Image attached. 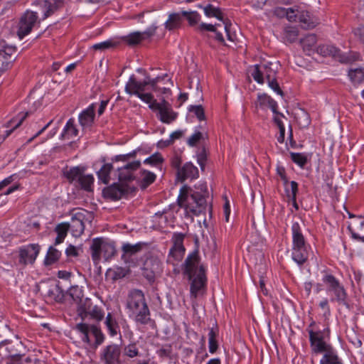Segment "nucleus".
<instances>
[{
    "label": "nucleus",
    "mask_w": 364,
    "mask_h": 364,
    "mask_svg": "<svg viewBox=\"0 0 364 364\" xmlns=\"http://www.w3.org/2000/svg\"><path fill=\"white\" fill-rule=\"evenodd\" d=\"M181 267L183 274L187 277L191 282V296L196 299L203 293L207 282L205 268L200 263V257L198 250L188 255Z\"/></svg>",
    "instance_id": "nucleus-1"
},
{
    "label": "nucleus",
    "mask_w": 364,
    "mask_h": 364,
    "mask_svg": "<svg viewBox=\"0 0 364 364\" xmlns=\"http://www.w3.org/2000/svg\"><path fill=\"white\" fill-rule=\"evenodd\" d=\"M126 306L129 316L137 326L151 329L156 328V321L151 318L149 307L141 290L133 289L129 292Z\"/></svg>",
    "instance_id": "nucleus-2"
},
{
    "label": "nucleus",
    "mask_w": 364,
    "mask_h": 364,
    "mask_svg": "<svg viewBox=\"0 0 364 364\" xmlns=\"http://www.w3.org/2000/svg\"><path fill=\"white\" fill-rule=\"evenodd\" d=\"M198 188L200 191H193L188 186H183L177 199V203L180 207L185 208L196 215L202 213L207 207V186L203 183Z\"/></svg>",
    "instance_id": "nucleus-3"
},
{
    "label": "nucleus",
    "mask_w": 364,
    "mask_h": 364,
    "mask_svg": "<svg viewBox=\"0 0 364 364\" xmlns=\"http://www.w3.org/2000/svg\"><path fill=\"white\" fill-rule=\"evenodd\" d=\"M323 282L326 286L327 292L331 295V301L336 302L349 309V299L343 285L332 274L325 275Z\"/></svg>",
    "instance_id": "nucleus-4"
},
{
    "label": "nucleus",
    "mask_w": 364,
    "mask_h": 364,
    "mask_svg": "<svg viewBox=\"0 0 364 364\" xmlns=\"http://www.w3.org/2000/svg\"><path fill=\"white\" fill-rule=\"evenodd\" d=\"M90 249L92 259L95 264L100 262L102 254L105 259L107 261L113 257L117 252L114 243L107 242L102 238L93 239Z\"/></svg>",
    "instance_id": "nucleus-5"
},
{
    "label": "nucleus",
    "mask_w": 364,
    "mask_h": 364,
    "mask_svg": "<svg viewBox=\"0 0 364 364\" xmlns=\"http://www.w3.org/2000/svg\"><path fill=\"white\" fill-rule=\"evenodd\" d=\"M71 223H69L70 229L74 237H80L84 232L85 223H90L93 219L92 213L85 210H73L70 212Z\"/></svg>",
    "instance_id": "nucleus-6"
},
{
    "label": "nucleus",
    "mask_w": 364,
    "mask_h": 364,
    "mask_svg": "<svg viewBox=\"0 0 364 364\" xmlns=\"http://www.w3.org/2000/svg\"><path fill=\"white\" fill-rule=\"evenodd\" d=\"M136 187L122 183H114L102 190L103 197L112 200H117L136 191Z\"/></svg>",
    "instance_id": "nucleus-7"
},
{
    "label": "nucleus",
    "mask_w": 364,
    "mask_h": 364,
    "mask_svg": "<svg viewBox=\"0 0 364 364\" xmlns=\"http://www.w3.org/2000/svg\"><path fill=\"white\" fill-rule=\"evenodd\" d=\"M37 11L27 10L20 18L17 35L20 39L31 33L36 23H40Z\"/></svg>",
    "instance_id": "nucleus-8"
},
{
    "label": "nucleus",
    "mask_w": 364,
    "mask_h": 364,
    "mask_svg": "<svg viewBox=\"0 0 364 364\" xmlns=\"http://www.w3.org/2000/svg\"><path fill=\"white\" fill-rule=\"evenodd\" d=\"M161 272L162 262L157 257L150 256L146 259L142 267V274L150 283H153Z\"/></svg>",
    "instance_id": "nucleus-9"
},
{
    "label": "nucleus",
    "mask_w": 364,
    "mask_h": 364,
    "mask_svg": "<svg viewBox=\"0 0 364 364\" xmlns=\"http://www.w3.org/2000/svg\"><path fill=\"white\" fill-rule=\"evenodd\" d=\"M76 329L82 333V340L90 344V339L89 333H91L95 337V346L97 347L101 345L105 339V336L100 328L95 325H89L84 323H80L76 325Z\"/></svg>",
    "instance_id": "nucleus-10"
},
{
    "label": "nucleus",
    "mask_w": 364,
    "mask_h": 364,
    "mask_svg": "<svg viewBox=\"0 0 364 364\" xmlns=\"http://www.w3.org/2000/svg\"><path fill=\"white\" fill-rule=\"evenodd\" d=\"M140 166L141 161L137 160L129 162L126 165L117 168V176L119 181L124 184H129L132 181L138 180L136 171L140 168Z\"/></svg>",
    "instance_id": "nucleus-11"
},
{
    "label": "nucleus",
    "mask_w": 364,
    "mask_h": 364,
    "mask_svg": "<svg viewBox=\"0 0 364 364\" xmlns=\"http://www.w3.org/2000/svg\"><path fill=\"white\" fill-rule=\"evenodd\" d=\"M277 70V64L268 63L267 64L256 65L252 73L253 79L259 84L264 83V77L267 80L276 77Z\"/></svg>",
    "instance_id": "nucleus-12"
},
{
    "label": "nucleus",
    "mask_w": 364,
    "mask_h": 364,
    "mask_svg": "<svg viewBox=\"0 0 364 364\" xmlns=\"http://www.w3.org/2000/svg\"><path fill=\"white\" fill-rule=\"evenodd\" d=\"M122 348L112 343L105 347L100 354V360L104 364H121Z\"/></svg>",
    "instance_id": "nucleus-13"
},
{
    "label": "nucleus",
    "mask_w": 364,
    "mask_h": 364,
    "mask_svg": "<svg viewBox=\"0 0 364 364\" xmlns=\"http://www.w3.org/2000/svg\"><path fill=\"white\" fill-rule=\"evenodd\" d=\"M40 252L38 244H30L19 248V262L23 265L34 263Z\"/></svg>",
    "instance_id": "nucleus-14"
},
{
    "label": "nucleus",
    "mask_w": 364,
    "mask_h": 364,
    "mask_svg": "<svg viewBox=\"0 0 364 364\" xmlns=\"http://www.w3.org/2000/svg\"><path fill=\"white\" fill-rule=\"evenodd\" d=\"M204 13L208 17H215L221 21L224 24V28L227 33L228 39L234 41V37L230 34L231 23L228 18H225L223 14L219 8L213 6L212 4H208L203 8Z\"/></svg>",
    "instance_id": "nucleus-15"
},
{
    "label": "nucleus",
    "mask_w": 364,
    "mask_h": 364,
    "mask_svg": "<svg viewBox=\"0 0 364 364\" xmlns=\"http://www.w3.org/2000/svg\"><path fill=\"white\" fill-rule=\"evenodd\" d=\"M16 48L6 46L0 50V71L4 73L8 70L16 59Z\"/></svg>",
    "instance_id": "nucleus-16"
},
{
    "label": "nucleus",
    "mask_w": 364,
    "mask_h": 364,
    "mask_svg": "<svg viewBox=\"0 0 364 364\" xmlns=\"http://www.w3.org/2000/svg\"><path fill=\"white\" fill-rule=\"evenodd\" d=\"M65 0H38L36 5L43 12L42 20H45L62 8Z\"/></svg>",
    "instance_id": "nucleus-17"
},
{
    "label": "nucleus",
    "mask_w": 364,
    "mask_h": 364,
    "mask_svg": "<svg viewBox=\"0 0 364 364\" xmlns=\"http://www.w3.org/2000/svg\"><path fill=\"white\" fill-rule=\"evenodd\" d=\"M317 52L323 56H332L341 63H349L351 58L341 53V51L332 45H323L317 48Z\"/></svg>",
    "instance_id": "nucleus-18"
},
{
    "label": "nucleus",
    "mask_w": 364,
    "mask_h": 364,
    "mask_svg": "<svg viewBox=\"0 0 364 364\" xmlns=\"http://www.w3.org/2000/svg\"><path fill=\"white\" fill-rule=\"evenodd\" d=\"M148 244L146 242H138L134 245L130 243H124L122 247V259L125 263H130L132 262V256L135 255L138 252H140L143 248L147 247Z\"/></svg>",
    "instance_id": "nucleus-19"
},
{
    "label": "nucleus",
    "mask_w": 364,
    "mask_h": 364,
    "mask_svg": "<svg viewBox=\"0 0 364 364\" xmlns=\"http://www.w3.org/2000/svg\"><path fill=\"white\" fill-rule=\"evenodd\" d=\"M184 237L185 235L181 232H176L173 235V245L171 248L169 254L176 259H181L185 252L186 249L183 246Z\"/></svg>",
    "instance_id": "nucleus-20"
},
{
    "label": "nucleus",
    "mask_w": 364,
    "mask_h": 364,
    "mask_svg": "<svg viewBox=\"0 0 364 364\" xmlns=\"http://www.w3.org/2000/svg\"><path fill=\"white\" fill-rule=\"evenodd\" d=\"M147 85L149 84L146 77L143 82H138L134 75H132L125 86V91L129 95L141 94L146 90Z\"/></svg>",
    "instance_id": "nucleus-21"
},
{
    "label": "nucleus",
    "mask_w": 364,
    "mask_h": 364,
    "mask_svg": "<svg viewBox=\"0 0 364 364\" xmlns=\"http://www.w3.org/2000/svg\"><path fill=\"white\" fill-rule=\"evenodd\" d=\"M177 179L183 182L187 178H196L198 177V170L192 163H186L176 173Z\"/></svg>",
    "instance_id": "nucleus-22"
},
{
    "label": "nucleus",
    "mask_w": 364,
    "mask_h": 364,
    "mask_svg": "<svg viewBox=\"0 0 364 364\" xmlns=\"http://www.w3.org/2000/svg\"><path fill=\"white\" fill-rule=\"evenodd\" d=\"M45 296L50 300L61 302L64 299V290L60 287L59 284H50L45 287Z\"/></svg>",
    "instance_id": "nucleus-23"
},
{
    "label": "nucleus",
    "mask_w": 364,
    "mask_h": 364,
    "mask_svg": "<svg viewBox=\"0 0 364 364\" xmlns=\"http://www.w3.org/2000/svg\"><path fill=\"white\" fill-rule=\"evenodd\" d=\"M6 347V350L7 351L8 356L15 358H19L21 354V349L23 348V344L21 341H16L15 342H9L8 341H3L0 343V349L3 347Z\"/></svg>",
    "instance_id": "nucleus-24"
},
{
    "label": "nucleus",
    "mask_w": 364,
    "mask_h": 364,
    "mask_svg": "<svg viewBox=\"0 0 364 364\" xmlns=\"http://www.w3.org/2000/svg\"><path fill=\"white\" fill-rule=\"evenodd\" d=\"M309 341L315 353L326 352L331 346L323 341L322 336H318L313 331H309Z\"/></svg>",
    "instance_id": "nucleus-25"
},
{
    "label": "nucleus",
    "mask_w": 364,
    "mask_h": 364,
    "mask_svg": "<svg viewBox=\"0 0 364 364\" xmlns=\"http://www.w3.org/2000/svg\"><path fill=\"white\" fill-rule=\"evenodd\" d=\"M95 105L93 103L79 114V122L82 127H89L92 124L95 115Z\"/></svg>",
    "instance_id": "nucleus-26"
},
{
    "label": "nucleus",
    "mask_w": 364,
    "mask_h": 364,
    "mask_svg": "<svg viewBox=\"0 0 364 364\" xmlns=\"http://www.w3.org/2000/svg\"><path fill=\"white\" fill-rule=\"evenodd\" d=\"M178 114L172 109L171 105L167 102L159 112V118L166 124H170L175 121Z\"/></svg>",
    "instance_id": "nucleus-27"
},
{
    "label": "nucleus",
    "mask_w": 364,
    "mask_h": 364,
    "mask_svg": "<svg viewBox=\"0 0 364 364\" xmlns=\"http://www.w3.org/2000/svg\"><path fill=\"white\" fill-rule=\"evenodd\" d=\"M308 245L293 247L292 258L299 265L305 263L309 257Z\"/></svg>",
    "instance_id": "nucleus-28"
},
{
    "label": "nucleus",
    "mask_w": 364,
    "mask_h": 364,
    "mask_svg": "<svg viewBox=\"0 0 364 364\" xmlns=\"http://www.w3.org/2000/svg\"><path fill=\"white\" fill-rule=\"evenodd\" d=\"M348 228L353 238L364 241V236H360L358 232V231L364 232V219L363 217L358 216L350 224L348 225Z\"/></svg>",
    "instance_id": "nucleus-29"
},
{
    "label": "nucleus",
    "mask_w": 364,
    "mask_h": 364,
    "mask_svg": "<svg viewBox=\"0 0 364 364\" xmlns=\"http://www.w3.org/2000/svg\"><path fill=\"white\" fill-rule=\"evenodd\" d=\"M293 247L307 245L303 235L301 226L299 223L295 222L291 226Z\"/></svg>",
    "instance_id": "nucleus-30"
},
{
    "label": "nucleus",
    "mask_w": 364,
    "mask_h": 364,
    "mask_svg": "<svg viewBox=\"0 0 364 364\" xmlns=\"http://www.w3.org/2000/svg\"><path fill=\"white\" fill-rule=\"evenodd\" d=\"M140 176H137L136 182L141 186L142 189L146 188L150 184L154 183L156 179V175L149 171L141 170L139 172Z\"/></svg>",
    "instance_id": "nucleus-31"
},
{
    "label": "nucleus",
    "mask_w": 364,
    "mask_h": 364,
    "mask_svg": "<svg viewBox=\"0 0 364 364\" xmlns=\"http://www.w3.org/2000/svg\"><path fill=\"white\" fill-rule=\"evenodd\" d=\"M320 364H343L342 360L338 358L336 350L332 346L328 348L320 361Z\"/></svg>",
    "instance_id": "nucleus-32"
},
{
    "label": "nucleus",
    "mask_w": 364,
    "mask_h": 364,
    "mask_svg": "<svg viewBox=\"0 0 364 364\" xmlns=\"http://www.w3.org/2000/svg\"><path fill=\"white\" fill-rule=\"evenodd\" d=\"M181 13H173L169 14L168 20L165 22V28L169 31L176 29L182 23Z\"/></svg>",
    "instance_id": "nucleus-33"
},
{
    "label": "nucleus",
    "mask_w": 364,
    "mask_h": 364,
    "mask_svg": "<svg viewBox=\"0 0 364 364\" xmlns=\"http://www.w3.org/2000/svg\"><path fill=\"white\" fill-rule=\"evenodd\" d=\"M113 170V165L111 163L105 164L97 172L99 181L105 184H108L111 177L110 173Z\"/></svg>",
    "instance_id": "nucleus-34"
},
{
    "label": "nucleus",
    "mask_w": 364,
    "mask_h": 364,
    "mask_svg": "<svg viewBox=\"0 0 364 364\" xmlns=\"http://www.w3.org/2000/svg\"><path fill=\"white\" fill-rule=\"evenodd\" d=\"M78 134V130L74 124V119L70 118L66 123L65 127L63 129V133L61 134V139H70L77 136Z\"/></svg>",
    "instance_id": "nucleus-35"
},
{
    "label": "nucleus",
    "mask_w": 364,
    "mask_h": 364,
    "mask_svg": "<svg viewBox=\"0 0 364 364\" xmlns=\"http://www.w3.org/2000/svg\"><path fill=\"white\" fill-rule=\"evenodd\" d=\"M105 323L111 336H115L119 333V326L117 320L113 317L111 313H109L105 318Z\"/></svg>",
    "instance_id": "nucleus-36"
},
{
    "label": "nucleus",
    "mask_w": 364,
    "mask_h": 364,
    "mask_svg": "<svg viewBox=\"0 0 364 364\" xmlns=\"http://www.w3.org/2000/svg\"><path fill=\"white\" fill-rule=\"evenodd\" d=\"M70 229V225L68 223H63L58 224L55 228V231L57 233V237L55 240V245H59L64 240L65 237L67 235L68 231Z\"/></svg>",
    "instance_id": "nucleus-37"
},
{
    "label": "nucleus",
    "mask_w": 364,
    "mask_h": 364,
    "mask_svg": "<svg viewBox=\"0 0 364 364\" xmlns=\"http://www.w3.org/2000/svg\"><path fill=\"white\" fill-rule=\"evenodd\" d=\"M84 172V167L75 166L65 172V176L70 182L76 181L78 183Z\"/></svg>",
    "instance_id": "nucleus-38"
},
{
    "label": "nucleus",
    "mask_w": 364,
    "mask_h": 364,
    "mask_svg": "<svg viewBox=\"0 0 364 364\" xmlns=\"http://www.w3.org/2000/svg\"><path fill=\"white\" fill-rule=\"evenodd\" d=\"M317 39L314 34H308L304 38L300 40V43L303 47L304 52L310 55V52L313 50L316 43Z\"/></svg>",
    "instance_id": "nucleus-39"
},
{
    "label": "nucleus",
    "mask_w": 364,
    "mask_h": 364,
    "mask_svg": "<svg viewBox=\"0 0 364 364\" xmlns=\"http://www.w3.org/2000/svg\"><path fill=\"white\" fill-rule=\"evenodd\" d=\"M61 256V252L56 248L50 246L48 248L47 255L44 259V264L46 266H50L58 261Z\"/></svg>",
    "instance_id": "nucleus-40"
},
{
    "label": "nucleus",
    "mask_w": 364,
    "mask_h": 364,
    "mask_svg": "<svg viewBox=\"0 0 364 364\" xmlns=\"http://www.w3.org/2000/svg\"><path fill=\"white\" fill-rule=\"evenodd\" d=\"M348 77L352 83L355 85H359L364 81V69L361 68L350 69L348 71Z\"/></svg>",
    "instance_id": "nucleus-41"
},
{
    "label": "nucleus",
    "mask_w": 364,
    "mask_h": 364,
    "mask_svg": "<svg viewBox=\"0 0 364 364\" xmlns=\"http://www.w3.org/2000/svg\"><path fill=\"white\" fill-rule=\"evenodd\" d=\"M78 314L82 320L87 316L88 311H90L95 305L92 304L90 299L85 298L82 299V302L78 304Z\"/></svg>",
    "instance_id": "nucleus-42"
},
{
    "label": "nucleus",
    "mask_w": 364,
    "mask_h": 364,
    "mask_svg": "<svg viewBox=\"0 0 364 364\" xmlns=\"http://www.w3.org/2000/svg\"><path fill=\"white\" fill-rule=\"evenodd\" d=\"M129 273V269L128 268L118 267L114 269H109L107 272V275L110 276L113 281H117L125 277Z\"/></svg>",
    "instance_id": "nucleus-43"
},
{
    "label": "nucleus",
    "mask_w": 364,
    "mask_h": 364,
    "mask_svg": "<svg viewBox=\"0 0 364 364\" xmlns=\"http://www.w3.org/2000/svg\"><path fill=\"white\" fill-rule=\"evenodd\" d=\"M67 294H68V295H69L70 296V298L76 304H79L82 302V299H83L82 290L78 286L71 287L68 290Z\"/></svg>",
    "instance_id": "nucleus-44"
},
{
    "label": "nucleus",
    "mask_w": 364,
    "mask_h": 364,
    "mask_svg": "<svg viewBox=\"0 0 364 364\" xmlns=\"http://www.w3.org/2000/svg\"><path fill=\"white\" fill-rule=\"evenodd\" d=\"M144 39V37L142 36L141 32L139 31L132 33L122 38V40L130 46L138 45Z\"/></svg>",
    "instance_id": "nucleus-45"
},
{
    "label": "nucleus",
    "mask_w": 364,
    "mask_h": 364,
    "mask_svg": "<svg viewBox=\"0 0 364 364\" xmlns=\"http://www.w3.org/2000/svg\"><path fill=\"white\" fill-rule=\"evenodd\" d=\"M123 355L129 358H133L139 356L140 355V353L136 346V343L132 342L127 346H124L123 348Z\"/></svg>",
    "instance_id": "nucleus-46"
},
{
    "label": "nucleus",
    "mask_w": 364,
    "mask_h": 364,
    "mask_svg": "<svg viewBox=\"0 0 364 364\" xmlns=\"http://www.w3.org/2000/svg\"><path fill=\"white\" fill-rule=\"evenodd\" d=\"M181 15L188 20L190 26L197 24L200 19V14L195 11H181Z\"/></svg>",
    "instance_id": "nucleus-47"
},
{
    "label": "nucleus",
    "mask_w": 364,
    "mask_h": 364,
    "mask_svg": "<svg viewBox=\"0 0 364 364\" xmlns=\"http://www.w3.org/2000/svg\"><path fill=\"white\" fill-rule=\"evenodd\" d=\"M94 181L93 176L91 174H82L80 178L79 182L77 183L85 191H90L92 190L91 187Z\"/></svg>",
    "instance_id": "nucleus-48"
},
{
    "label": "nucleus",
    "mask_w": 364,
    "mask_h": 364,
    "mask_svg": "<svg viewBox=\"0 0 364 364\" xmlns=\"http://www.w3.org/2000/svg\"><path fill=\"white\" fill-rule=\"evenodd\" d=\"M218 336V332L215 331L213 328H212L208 333V344H209V351L211 353H214L218 347V341L216 340V337Z\"/></svg>",
    "instance_id": "nucleus-49"
},
{
    "label": "nucleus",
    "mask_w": 364,
    "mask_h": 364,
    "mask_svg": "<svg viewBox=\"0 0 364 364\" xmlns=\"http://www.w3.org/2000/svg\"><path fill=\"white\" fill-rule=\"evenodd\" d=\"M290 187H291L290 191L287 188H286V191L287 192V196H288L289 198L293 201L294 207L296 210H298L299 206L296 201V193L298 191V183L296 181H292L290 182Z\"/></svg>",
    "instance_id": "nucleus-50"
},
{
    "label": "nucleus",
    "mask_w": 364,
    "mask_h": 364,
    "mask_svg": "<svg viewBox=\"0 0 364 364\" xmlns=\"http://www.w3.org/2000/svg\"><path fill=\"white\" fill-rule=\"evenodd\" d=\"M299 21L305 24L306 28H313L317 24V22L313 20L308 11L303 12L299 16Z\"/></svg>",
    "instance_id": "nucleus-51"
},
{
    "label": "nucleus",
    "mask_w": 364,
    "mask_h": 364,
    "mask_svg": "<svg viewBox=\"0 0 364 364\" xmlns=\"http://www.w3.org/2000/svg\"><path fill=\"white\" fill-rule=\"evenodd\" d=\"M87 316H90L91 318L96 321H100L104 318L105 313L104 311L99 306H95L93 309L88 311Z\"/></svg>",
    "instance_id": "nucleus-52"
},
{
    "label": "nucleus",
    "mask_w": 364,
    "mask_h": 364,
    "mask_svg": "<svg viewBox=\"0 0 364 364\" xmlns=\"http://www.w3.org/2000/svg\"><path fill=\"white\" fill-rule=\"evenodd\" d=\"M290 155L291 160L300 167H304L306 165L307 157L304 154L291 152Z\"/></svg>",
    "instance_id": "nucleus-53"
},
{
    "label": "nucleus",
    "mask_w": 364,
    "mask_h": 364,
    "mask_svg": "<svg viewBox=\"0 0 364 364\" xmlns=\"http://www.w3.org/2000/svg\"><path fill=\"white\" fill-rule=\"evenodd\" d=\"M299 35V31L295 27H287L285 28V39L289 43L294 42Z\"/></svg>",
    "instance_id": "nucleus-54"
},
{
    "label": "nucleus",
    "mask_w": 364,
    "mask_h": 364,
    "mask_svg": "<svg viewBox=\"0 0 364 364\" xmlns=\"http://www.w3.org/2000/svg\"><path fill=\"white\" fill-rule=\"evenodd\" d=\"M164 161V159L161 156V154L155 153L152 154L151 156L148 157L144 161V164H150L152 166H157L158 164H162Z\"/></svg>",
    "instance_id": "nucleus-55"
},
{
    "label": "nucleus",
    "mask_w": 364,
    "mask_h": 364,
    "mask_svg": "<svg viewBox=\"0 0 364 364\" xmlns=\"http://www.w3.org/2000/svg\"><path fill=\"white\" fill-rule=\"evenodd\" d=\"M188 111L193 112L200 121L205 119V112L202 105H191L188 108Z\"/></svg>",
    "instance_id": "nucleus-56"
},
{
    "label": "nucleus",
    "mask_w": 364,
    "mask_h": 364,
    "mask_svg": "<svg viewBox=\"0 0 364 364\" xmlns=\"http://www.w3.org/2000/svg\"><path fill=\"white\" fill-rule=\"evenodd\" d=\"M117 43L116 42H114L112 40H109V41H106L104 42L94 44L92 48L94 50H105L109 49L110 48L115 47L117 46Z\"/></svg>",
    "instance_id": "nucleus-57"
},
{
    "label": "nucleus",
    "mask_w": 364,
    "mask_h": 364,
    "mask_svg": "<svg viewBox=\"0 0 364 364\" xmlns=\"http://www.w3.org/2000/svg\"><path fill=\"white\" fill-rule=\"evenodd\" d=\"M268 85L270 88H272L274 92H276L278 95H281L282 97L284 96V92L281 90L277 80L276 77L269 79L267 80Z\"/></svg>",
    "instance_id": "nucleus-58"
},
{
    "label": "nucleus",
    "mask_w": 364,
    "mask_h": 364,
    "mask_svg": "<svg viewBox=\"0 0 364 364\" xmlns=\"http://www.w3.org/2000/svg\"><path fill=\"white\" fill-rule=\"evenodd\" d=\"M207 160V154L205 148L197 154V161L200 166V168L203 171L205 168V161Z\"/></svg>",
    "instance_id": "nucleus-59"
},
{
    "label": "nucleus",
    "mask_w": 364,
    "mask_h": 364,
    "mask_svg": "<svg viewBox=\"0 0 364 364\" xmlns=\"http://www.w3.org/2000/svg\"><path fill=\"white\" fill-rule=\"evenodd\" d=\"M166 76V75H165L164 76H162V77L158 76L154 79H151L149 76H146V77L148 80L149 85L151 87L152 90L154 92H158V90L159 89V87L157 86V83L159 81L164 80Z\"/></svg>",
    "instance_id": "nucleus-60"
},
{
    "label": "nucleus",
    "mask_w": 364,
    "mask_h": 364,
    "mask_svg": "<svg viewBox=\"0 0 364 364\" xmlns=\"http://www.w3.org/2000/svg\"><path fill=\"white\" fill-rule=\"evenodd\" d=\"M202 136L203 135L201 132H196L189 137L188 144L191 146H196V144L201 139Z\"/></svg>",
    "instance_id": "nucleus-61"
},
{
    "label": "nucleus",
    "mask_w": 364,
    "mask_h": 364,
    "mask_svg": "<svg viewBox=\"0 0 364 364\" xmlns=\"http://www.w3.org/2000/svg\"><path fill=\"white\" fill-rule=\"evenodd\" d=\"M220 26V25L219 24L213 25V24H208V23H202L199 25L198 29L201 32L203 31L216 32V26Z\"/></svg>",
    "instance_id": "nucleus-62"
},
{
    "label": "nucleus",
    "mask_w": 364,
    "mask_h": 364,
    "mask_svg": "<svg viewBox=\"0 0 364 364\" xmlns=\"http://www.w3.org/2000/svg\"><path fill=\"white\" fill-rule=\"evenodd\" d=\"M122 328L124 334V336L129 340L132 339L134 337V333L131 330L129 324L124 321V323L122 324Z\"/></svg>",
    "instance_id": "nucleus-63"
},
{
    "label": "nucleus",
    "mask_w": 364,
    "mask_h": 364,
    "mask_svg": "<svg viewBox=\"0 0 364 364\" xmlns=\"http://www.w3.org/2000/svg\"><path fill=\"white\" fill-rule=\"evenodd\" d=\"M354 33L358 37L360 41L364 44V24L355 29Z\"/></svg>",
    "instance_id": "nucleus-64"
}]
</instances>
